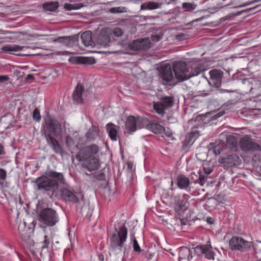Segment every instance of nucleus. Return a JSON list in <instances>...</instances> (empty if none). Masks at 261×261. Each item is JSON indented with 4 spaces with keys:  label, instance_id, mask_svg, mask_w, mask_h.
<instances>
[{
    "label": "nucleus",
    "instance_id": "nucleus-1",
    "mask_svg": "<svg viewBox=\"0 0 261 261\" xmlns=\"http://www.w3.org/2000/svg\"><path fill=\"white\" fill-rule=\"evenodd\" d=\"M61 199L65 202L77 203L76 211L83 216L90 218L92 215V211L89 205H86L84 196L81 193H75L67 188H63L60 191Z\"/></svg>",
    "mask_w": 261,
    "mask_h": 261
},
{
    "label": "nucleus",
    "instance_id": "nucleus-2",
    "mask_svg": "<svg viewBox=\"0 0 261 261\" xmlns=\"http://www.w3.org/2000/svg\"><path fill=\"white\" fill-rule=\"evenodd\" d=\"M173 70L178 82H184L193 76L198 75L202 69L198 67L191 68L187 66L186 62L176 61L173 64Z\"/></svg>",
    "mask_w": 261,
    "mask_h": 261
},
{
    "label": "nucleus",
    "instance_id": "nucleus-3",
    "mask_svg": "<svg viewBox=\"0 0 261 261\" xmlns=\"http://www.w3.org/2000/svg\"><path fill=\"white\" fill-rule=\"evenodd\" d=\"M124 223L119 229L115 227L116 233L110 238L109 251L115 254H119L122 250L124 243L127 238V229Z\"/></svg>",
    "mask_w": 261,
    "mask_h": 261
},
{
    "label": "nucleus",
    "instance_id": "nucleus-4",
    "mask_svg": "<svg viewBox=\"0 0 261 261\" xmlns=\"http://www.w3.org/2000/svg\"><path fill=\"white\" fill-rule=\"evenodd\" d=\"M36 183L38 190L49 197H52L58 190L59 183L56 180L48 178L46 176H41L36 179Z\"/></svg>",
    "mask_w": 261,
    "mask_h": 261
},
{
    "label": "nucleus",
    "instance_id": "nucleus-5",
    "mask_svg": "<svg viewBox=\"0 0 261 261\" xmlns=\"http://www.w3.org/2000/svg\"><path fill=\"white\" fill-rule=\"evenodd\" d=\"M229 246L232 251H239L241 252H246L252 248L257 252L261 250V242H260L259 248H257L253 245V242L246 241L240 236H233L229 241Z\"/></svg>",
    "mask_w": 261,
    "mask_h": 261
},
{
    "label": "nucleus",
    "instance_id": "nucleus-6",
    "mask_svg": "<svg viewBox=\"0 0 261 261\" xmlns=\"http://www.w3.org/2000/svg\"><path fill=\"white\" fill-rule=\"evenodd\" d=\"M38 220L43 225L52 227L59 221V216L56 210L51 208L42 209L38 213Z\"/></svg>",
    "mask_w": 261,
    "mask_h": 261
},
{
    "label": "nucleus",
    "instance_id": "nucleus-7",
    "mask_svg": "<svg viewBox=\"0 0 261 261\" xmlns=\"http://www.w3.org/2000/svg\"><path fill=\"white\" fill-rule=\"evenodd\" d=\"M174 98L173 96H162L158 101L152 102L153 111L163 117L166 111L171 108L174 102Z\"/></svg>",
    "mask_w": 261,
    "mask_h": 261
},
{
    "label": "nucleus",
    "instance_id": "nucleus-8",
    "mask_svg": "<svg viewBox=\"0 0 261 261\" xmlns=\"http://www.w3.org/2000/svg\"><path fill=\"white\" fill-rule=\"evenodd\" d=\"M190 196L187 194H181L175 196L174 201V210L176 216H183L185 212L188 210L190 202Z\"/></svg>",
    "mask_w": 261,
    "mask_h": 261
},
{
    "label": "nucleus",
    "instance_id": "nucleus-9",
    "mask_svg": "<svg viewBox=\"0 0 261 261\" xmlns=\"http://www.w3.org/2000/svg\"><path fill=\"white\" fill-rule=\"evenodd\" d=\"M42 126L44 127L45 136L49 134L51 136H57L58 132L60 129L59 122L49 113L44 118Z\"/></svg>",
    "mask_w": 261,
    "mask_h": 261
},
{
    "label": "nucleus",
    "instance_id": "nucleus-10",
    "mask_svg": "<svg viewBox=\"0 0 261 261\" xmlns=\"http://www.w3.org/2000/svg\"><path fill=\"white\" fill-rule=\"evenodd\" d=\"M218 162L224 168L238 166L242 163V160L238 153L230 152L224 156H221L218 159Z\"/></svg>",
    "mask_w": 261,
    "mask_h": 261
},
{
    "label": "nucleus",
    "instance_id": "nucleus-11",
    "mask_svg": "<svg viewBox=\"0 0 261 261\" xmlns=\"http://www.w3.org/2000/svg\"><path fill=\"white\" fill-rule=\"evenodd\" d=\"M99 151V147L96 144H92L85 146L81 149L75 155L76 159L81 162L87 158H94V155L97 154Z\"/></svg>",
    "mask_w": 261,
    "mask_h": 261
},
{
    "label": "nucleus",
    "instance_id": "nucleus-12",
    "mask_svg": "<svg viewBox=\"0 0 261 261\" xmlns=\"http://www.w3.org/2000/svg\"><path fill=\"white\" fill-rule=\"evenodd\" d=\"M143 121L144 119L141 117L129 116L126 120L125 126L128 132L133 133L144 127Z\"/></svg>",
    "mask_w": 261,
    "mask_h": 261
},
{
    "label": "nucleus",
    "instance_id": "nucleus-13",
    "mask_svg": "<svg viewBox=\"0 0 261 261\" xmlns=\"http://www.w3.org/2000/svg\"><path fill=\"white\" fill-rule=\"evenodd\" d=\"M239 145L241 149L246 152L261 150V146L257 143L253 142L248 137L241 138L240 140Z\"/></svg>",
    "mask_w": 261,
    "mask_h": 261
},
{
    "label": "nucleus",
    "instance_id": "nucleus-14",
    "mask_svg": "<svg viewBox=\"0 0 261 261\" xmlns=\"http://www.w3.org/2000/svg\"><path fill=\"white\" fill-rule=\"evenodd\" d=\"M150 47V41L147 38L135 40L129 44V48L135 51L146 50Z\"/></svg>",
    "mask_w": 261,
    "mask_h": 261
},
{
    "label": "nucleus",
    "instance_id": "nucleus-15",
    "mask_svg": "<svg viewBox=\"0 0 261 261\" xmlns=\"http://www.w3.org/2000/svg\"><path fill=\"white\" fill-rule=\"evenodd\" d=\"M84 92V86L81 83H78L72 95V100L74 103L80 105L84 103L83 94Z\"/></svg>",
    "mask_w": 261,
    "mask_h": 261
},
{
    "label": "nucleus",
    "instance_id": "nucleus-16",
    "mask_svg": "<svg viewBox=\"0 0 261 261\" xmlns=\"http://www.w3.org/2000/svg\"><path fill=\"white\" fill-rule=\"evenodd\" d=\"M45 138L47 144L51 148L53 151L58 154L62 155L63 154V149L59 143V141L51 134L45 135Z\"/></svg>",
    "mask_w": 261,
    "mask_h": 261
},
{
    "label": "nucleus",
    "instance_id": "nucleus-17",
    "mask_svg": "<svg viewBox=\"0 0 261 261\" xmlns=\"http://www.w3.org/2000/svg\"><path fill=\"white\" fill-rule=\"evenodd\" d=\"M225 113L224 111H220L219 112L212 111L210 112L206 113L203 114L198 115L199 120H202L204 123L209 122L211 121L216 120Z\"/></svg>",
    "mask_w": 261,
    "mask_h": 261
},
{
    "label": "nucleus",
    "instance_id": "nucleus-18",
    "mask_svg": "<svg viewBox=\"0 0 261 261\" xmlns=\"http://www.w3.org/2000/svg\"><path fill=\"white\" fill-rule=\"evenodd\" d=\"M84 160V162L82 164L83 168L87 169L90 172L96 170L99 167V159L96 157L87 158Z\"/></svg>",
    "mask_w": 261,
    "mask_h": 261
},
{
    "label": "nucleus",
    "instance_id": "nucleus-19",
    "mask_svg": "<svg viewBox=\"0 0 261 261\" xmlns=\"http://www.w3.org/2000/svg\"><path fill=\"white\" fill-rule=\"evenodd\" d=\"M173 69L170 64L166 63L162 65L160 76L165 82H171L173 78Z\"/></svg>",
    "mask_w": 261,
    "mask_h": 261
},
{
    "label": "nucleus",
    "instance_id": "nucleus-20",
    "mask_svg": "<svg viewBox=\"0 0 261 261\" xmlns=\"http://www.w3.org/2000/svg\"><path fill=\"white\" fill-rule=\"evenodd\" d=\"M192 182V181L190 182V179L185 175L179 174L177 176L176 184L177 187L180 190H185L186 191L190 192L191 189L190 185Z\"/></svg>",
    "mask_w": 261,
    "mask_h": 261
},
{
    "label": "nucleus",
    "instance_id": "nucleus-21",
    "mask_svg": "<svg viewBox=\"0 0 261 261\" xmlns=\"http://www.w3.org/2000/svg\"><path fill=\"white\" fill-rule=\"evenodd\" d=\"M198 137V134L197 132H190L187 133L185 137V139L183 141L182 148L184 149L191 146L194 142L197 140Z\"/></svg>",
    "mask_w": 261,
    "mask_h": 261
},
{
    "label": "nucleus",
    "instance_id": "nucleus-22",
    "mask_svg": "<svg viewBox=\"0 0 261 261\" xmlns=\"http://www.w3.org/2000/svg\"><path fill=\"white\" fill-rule=\"evenodd\" d=\"M69 61L74 64L92 65L96 63L93 57H72L69 59Z\"/></svg>",
    "mask_w": 261,
    "mask_h": 261
},
{
    "label": "nucleus",
    "instance_id": "nucleus-23",
    "mask_svg": "<svg viewBox=\"0 0 261 261\" xmlns=\"http://www.w3.org/2000/svg\"><path fill=\"white\" fill-rule=\"evenodd\" d=\"M196 249L199 251L201 254H204V256L208 259H214V252L212 250L211 245H198Z\"/></svg>",
    "mask_w": 261,
    "mask_h": 261
},
{
    "label": "nucleus",
    "instance_id": "nucleus-24",
    "mask_svg": "<svg viewBox=\"0 0 261 261\" xmlns=\"http://www.w3.org/2000/svg\"><path fill=\"white\" fill-rule=\"evenodd\" d=\"M178 258L180 261L185 259L190 261L192 258L190 249L187 247H181L178 252Z\"/></svg>",
    "mask_w": 261,
    "mask_h": 261
},
{
    "label": "nucleus",
    "instance_id": "nucleus-25",
    "mask_svg": "<svg viewBox=\"0 0 261 261\" xmlns=\"http://www.w3.org/2000/svg\"><path fill=\"white\" fill-rule=\"evenodd\" d=\"M147 128L156 134H163V131H165V127L156 122L148 124Z\"/></svg>",
    "mask_w": 261,
    "mask_h": 261
},
{
    "label": "nucleus",
    "instance_id": "nucleus-26",
    "mask_svg": "<svg viewBox=\"0 0 261 261\" xmlns=\"http://www.w3.org/2000/svg\"><path fill=\"white\" fill-rule=\"evenodd\" d=\"M99 129L98 127L92 125L86 133V137L89 141H94L99 136Z\"/></svg>",
    "mask_w": 261,
    "mask_h": 261
},
{
    "label": "nucleus",
    "instance_id": "nucleus-27",
    "mask_svg": "<svg viewBox=\"0 0 261 261\" xmlns=\"http://www.w3.org/2000/svg\"><path fill=\"white\" fill-rule=\"evenodd\" d=\"M106 129L110 139L114 141L117 140V130L116 126L112 123H109L106 125Z\"/></svg>",
    "mask_w": 261,
    "mask_h": 261
},
{
    "label": "nucleus",
    "instance_id": "nucleus-28",
    "mask_svg": "<svg viewBox=\"0 0 261 261\" xmlns=\"http://www.w3.org/2000/svg\"><path fill=\"white\" fill-rule=\"evenodd\" d=\"M45 173L48 178L56 180L58 183H64V177L62 173L50 170L47 171Z\"/></svg>",
    "mask_w": 261,
    "mask_h": 261
},
{
    "label": "nucleus",
    "instance_id": "nucleus-29",
    "mask_svg": "<svg viewBox=\"0 0 261 261\" xmlns=\"http://www.w3.org/2000/svg\"><path fill=\"white\" fill-rule=\"evenodd\" d=\"M226 146L232 151H236L237 150L238 141L237 138L232 136L229 135L226 138Z\"/></svg>",
    "mask_w": 261,
    "mask_h": 261
},
{
    "label": "nucleus",
    "instance_id": "nucleus-30",
    "mask_svg": "<svg viewBox=\"0 0 261 261\" xmlns=\"http://www.w3.org/2000/svg\"><path fill=\"white\" fill-rule=\"evenodd\" d=\"M210 78L215 82H221L223 75V72L221 69H214L209 71Z\"/></svg>",
    "mask_w": 261,
    "mask_h": 261
},
{
    "label": "nucleus",
    "instance_id": "nucleus-31",
    "mask_svg": "<svg viewBox=\"0 0 261 261\" xmlns=\"http://www.w3.org/2000/svg\"><path fill=\"white\" fill-rule=\"evenodd\" d=\"M130 243L132 244V247L133 249V251L135 252L136 254H139L142 251V249L141 248L138 241L137 240L134 232H130Z\"/></svg>",
    "mask_w": 261,
    "mask_h": 261
},
{
    "label": "nucleus",
    "instance_id": "nucleus-32",
    "mask_svg": "<svg viewBox=\"0 0 261 261\" xmlns=\"http://www.w3.org/2000/svg\"><path fill=\"white\" fill-rule=\"evenodd\" d=\"M24 46H21L17 45H7L3 46L1 50L4 53H11L13 51H18L22 50Z\"/></svg>",
    "mask_w": 261,
    "mask_h": 261
},
{
    "label": "nucleus",
    "instance_id": "nucleus-33",
    "mask_svg": "<svg viewBox=\"0 0 261 261\" xmlns=\"http://www.w3.org/2000/svg\"><path fill=\"white\" fill-rule=\"evenodd\" d=\"M211 147L213 148L214 153L216 155L220 154L224 147L223 144L221 143L220 140L211 143Z\"/></svg>",
    "mask_w": 261,
    "mask_h": 261
},
{
    "label": "nucleus",
    "instance_id": "nucleus-34",
    "mask_svg": "<svg viewBox=\"0 0 261 261\" xmlns=\"http://www.w3.org/2000/svg\"><path fill=\"white\" fill-rule=\"evenodd\" d=\"M42 7L45 10L55 11L59 7V3L57 2L45 3L43 4Z\"/></svg>",
    "mask_w": 261,
    "mask_h": 261
},
{
    "label": "nucleus",
    "instance_id": "nucleus-35",
    "mask_svg": "<svg viewBox=\"0 0 261 261\" xmlns=\"http://www.w3.org/2000/svg\"><path fill=\"white\" fill-rule=\"evenodd\" d=\"M81 39L86 46L90 44L91 41V32L90 31H86L81 35Z\"/></svg>",
    "mask_w": 261,
    "mask_h": 261
},
{
    "label": "nucleus",
    "instance_id": "nucleus-36",
    "mask_svg": "<svg viewBox=\"0 0 261 261\" xmlns=\"http://www.w3.org/2000/svg\"><path fill=\"white\" fill-rule=\"evenodd\" d=\"M52 240L53 238L50 236L45 235L44 236V240L41 242V250H43L45 249H47Z\"/></svg>",
    "mask_w": 261,
    "mask_h": 261
},
{
    "label": "nucleus",
    "instance_id": "nucleus-37",
    "mask_svg": "<svg viewBox=\"0 0 261 261\" xmlns=\"http://www.w3.org/2000/svg\"><path fill=\"white\" fill-rule=\"evenodd\" d=\"M159 7V4L155 2H149L141 6L142 8H144L149 10L155 9L158 8Z\"/></svg>",
    "mask_w": 261,
    "mask_h": 261
},
{
    "label": "nucleus",
    "instance_id": "nucleus-38",
    "mask_svg": "<svg viewBox=\"0 0 261 261\" xmlns=\"http://www.w3.org/2000/svg\"><path fill=\"white\" fill-rule=\"evenodd\" d=\"M32 117L34 120L36 122H39L41 119V116L40 114V111L37 109L35 108L33 112Z\"/></svg>",
    "mask_w": 261,
    "mask_h": 261
},
{
    "label": "nucleus",
    "instance_id": "nucleus-39",
    "mask_svg": "<svg viewBox=\"0 0 261 261\" xmlns=\"http://www.w3.org/2000/svg\"><path fill=\"white\" fill-rule=\"evenodd\" d=\"M206 177L205 175H200L199 177L193 181L194 183H198L200 186H203L206 181Z\"/></svg>",
    "mask_w": 261,
    "mask_h": 261
},
{
    "label": "nucleus",
    "instance_id": "nucleus-40",
    "mask_svg": "<svg viewBox=\"0 0 261 261\" xmlns=\"http://www.w3.org/2000/svg\"><path fill=\"white\" fill-rule=\"evenodd\" d=\"M7 177V171L3 168H0V185L4 184V180Z\"/></svg>",
    "mask_w": 261,
    "mask_h": 261
},
{
    "label": "nucleus",
    "instance_id": "nucleus-41",
    "mask_svg": "<svg viewBox=\"0 0 261 261\" xmlns=\"http://www.w3.org/2000/svg\"><path fill=\"white\" fill-rule=\"evenodd\" d=\"M74 143V140L72 139V138L69 135H67L66 137V141H65V144L67 147L70 148L72 147Z\"/></svg>",
    "mask_w": 261,
    "mask_h": 261
},
{
    "label": "nucleus",
    "instance_id": "nucleus-42",
    "mask_svg": "<svg viewBox=\"0 0 261 261\" xmlns=\"http://www.w3.org/2000/svg\"><path fill=\"white\" fill-rule=\"evenodd\" d=\"M208 86L210 87H211V89L208 90L207 91L211 92L213 91V88H215L216 89H217L221 86V83H207Z\"/></svg>",
    "mask_w": 261,
    "mask_h": 261
},
{
    "label": "nucleus",
    "instance_id": "nucleus-43",
    "mask_svg": "<svg viewBox=\"0 0 261 261\" xmlns=\"http://www.w3.org/2000/svg\"><path fill=\"white\" fill-rule=\"evenodd\" d=\"M182 8L186 10V11H190L194 9L193 7V5L191 3H184L182 4Z\"/></svg>",
    "mask_w": 261,
    "mask_h": 261
},
{
    "label": "nucleus",
    "instance_id": "nucleus-44",
    "mask_svg": "<svg viewBox=\"0 0 261 261\" xmlns=\"http://www.w3.org/2000/svg\"><path fill=\"white\" fill-rule=\"evenodd\" d=\"M94 178L97 180H106V174L103 173H100L94 175Z\"/></svg>",
    "mask_w": 261,
    "mask_h": 261
},
{
    "label": "nucleus",
    "instance_id": "nucleus-45",
    "mask_svg": "<svg viewBox=\"0 0 261 261\" xmlns=\"http://www.w3.org/2000/svg\"><path fill=\"white\" fill-rule=\"evenodd\" d=\"M113 34L115 36L120 37L122 35L123 32L120 28H116L113 30Z\"/></svg>",
    "mask_w": 261,
    "mask_h": 261
},
{
    "label": "nucleus",
    "instance_id": "nucleus-46",
    "mask_svg": "<svg viewBox=\"0 0 261 261\" xmlns=\"http://www.w3.org/2000/svg\"><path fill=\"white\" fill-rule=\"evenodd\" d=\"M233 78L234 80L236 79L237 80L241 81V82H245L247 80V79L244 77V76L240 73H238L237 75H235Z\"/></svg>",
    "mask_w": 261,
    "mask_h": 261
},
{
    "label": "nucleus",
    "instance_id": "nucleus-47",
    "mask_svg": "<svg viewBox=\"0 0 261 261\" xmlns=\"http://www.w3.org/2000/svg\"><path fill=\"white\" fill-rule=\"evenodd\" d=\"M163 134H165V136L168 138L171 137L173 135L171 130L168 128H167V129L165 128V131H163Z\"/></svg>",
    "mask_w": 261,
    "mask_h": 261
},
{
    "label": "nucleus",
    "instance_id": "nucleus-48",
    "mask_svg": "<svg viewBox=\"0 0 261 261\" xmlns=\"http://www.w3.org/2000/svg\"><path fill=\"white\" fill-rule=\"evenodd\" d=\"M25 226H26V223L25 222H23V223L22 224V225L19 224L18 227V230L19 232L22 236L23 234V232L24 231V230H23V226L24 227H25Z\"/></svg>",
    "mask_w": 261,
    "mask_h": 261
},
{
    "label": "nucleus",
    "instance_id": "nucleus-49",
    "mask_svg": "<svg viewBox=\"0 0 261 261\" xmlns=\"http://www.w3.org/2000/svg\"><path fill=\"white\" fill-rule=\"evenodd\" d=\"M65 38H67V40H65V41H64L63 42V44H64L65 45L67 46H69L70 45V41H71L72 40V38L70 36H66L65 37Z\"/></svg>",
    "mask_w": 261,
    "mask_h": 261
},
{
    "label": "nucleus",
    "instance_id": "nucleus-50",
    "mask_svg": "<svg viewBox=\"0 0 261 261\" xmlns=\"http://www.w3.org/2000/svg\"><path fill=\"white\" fill-rule=\"evenodd\" d=\"M64 7L67 10H73V9H78L80 8L79 7H73V6L72 5L68 4H65Z\"/></svg>",
    "mask_w": 261,
    "mask_h": 261
},
{
    "label": "nucleus",
    "instance_id": "nucleus-51",
    "mask_svg": "<svg viewBox=\"0 0 261 261\" xmlns=\"http://www.w3.org/2000/svg\"><path fill=\"white\" fill-rule=\"evenodd\" d=\"M65 40H67V38L65 37V36L64 37H59L58 38H57L56 39H55V42H59V43H63V42L64 41H65Z\"/></svg>",
    "mask_w": 261,
    "mask_h": 261
},
{
    "label": "nucleus",
    "instance_id": "nucleus-52",
    "mask_svg": "<svg viewBox=\"0 0 261 261\" xmlns=\"http://www.w3.org/2000/svg\"><path fill=\"white\" fill-rule=\"evenodd\" d=\"M179 217L180 224L182 225H186L188 221V219L187 218H181V217Z\"/></svg>",
    "mask_w": 261,
    "mask_h": 261
},
{
    "label": "nucleus",
    "instance_id": "nucleus-53",
    "mask_svg": "<svg viewBox=\"0 0 261 261\" xmlns=\"http://www.w3.org/2000/svg\"><path fill=\"white\" fill-rule=\"evenodd\" d=\"M221 92V93H224V92H236L237 90L236 89H220L219 90Z\"/></svg>",
    "mask_w": 261,
    "mask_h": 261
},
{
    "label": "nucleus",
    "instance_id": "nucleus-54",
    "mask_svg": "<svg viewBox=\"0 0 261 261\" xmlns=\"http://www.w3.org/2000/svg\"><path fill=\"white\" fill-rule=\"evenodd\" d=\"M161 39V37L157 35H152L151 40L153 41H159Z\"/></svg>",
    "mask_w": 261,
    "mask_h": 261
},
{
    "label": "nucleus",
    "instance_id": "nucleus-55",
    "mask_svg": "<svg viewBox=\"0 0 261 261\" xmlns=\"http://www.w3.org/2000/svg\"><path fill=\"white\" fill-rule=\"evenodd\" d=\"M260 2H261V0H254V1H253L250 3H244L243 5H242L240 7H245V6H248L250 4H254L255 3Z\"/></svg>",
    "mask_w": 261,
    "mask_h": 261
},
{
    "label": "nucleus",
    "instance_id": "nucleus-56",
    "mask_svg": "<svg viewBox=\"0 0 261 261\" xmlns=\"http://www.w3.org/2000/svg\"><path fill=\"white\" fill-rule=\"evenodd\" d=\"M6 152L5 151V148L3 144L0 143V155H5Z\"/></svg>",
    "mask_w": 261,
    "mask_h": 261
},
{
    "label": "nucleus",
    "instance_id": "nucleus-57",
    "mask_svg": "<svg viewBox=\"0 0 261 261\" xmlns=\"http://www.w3.org/2000/svg\"><path fill=\"white\" fill-rule=\"evenodd\" d=\"M206 222L209 224H212L214 223V220L212 217H208L206 218Z\"/></svg>",
    "mask_w": 261,
    "mask_h": 261
},
{
    "label": "nucleus",
    "instance_id": "nucleus-58",
    "mask_svg": "<svg viewBox=\"0 0 261 261\" xmlns=\"http://www.w3.org/2000/svg\"><path fill=\"white\" fill-rule=\"evenodd\" d=\"M9 80L7 75H0V82H5Z\"/></svg>",
    "mask_w": 261,
    "mask_h": 261
},
{
    "label": "nucleus",
    "instance_id": "nucleus-59",
    "mask_svg": "<svg viewBox=\"0 0 261 261\" xmlns=\"http://www.w3.org/2000/svg\"><path fill=\"white\" fill-rule=\"evenodd\" d=\"M12 34V32H11L10 31L3 30L2 29H0V34L6 35V34Z\"/></svg>",
    "mask_w": 261,
    "mask_h": 261
},
{
    "label": "nucleus",
    "instance_id": "nucleus-60",
    "mask_svg": "<svg viewBox=\"0 0 261 261\" xmlns=\"http://www.w3.org/2000/svg\"><path fill=\"white\" fill-rule=\"evenodd\" d=\"M203 169H204V172L206 174H210L213 171V170L212 169H211L210 168H206L205 167H203Z\"/></svg>",
    "mask_w": 261,
    "mask_h": 261
},
{
    "label": "nucleus",
    "instance_id": "nucleus-61",
    "mask_svg": "<svg viewBox=\"0 0 261 261\" xmlns=\"http://www.w3.org/2000/svg\"><path fill=\"white\" fill-rule=\"evenodd\" d=\"M34 78V75L31 74H28L27 76L25 77V80H33Z\"/></svg>",
    "mask_w": 261,
    "mask_h": 261
},
{
    "label": "nucleus",
    "instance_id": "nucleus-62",
    "mask_svg": "<svg viewBox=\"0 0 261 261\" xmlns=\"http://www.w3.org/2000/svg\"><path fill=\"white\" fill-rule=\"evenodd\" d=\"M162 83L164 85H169V86H174L177 83H173V84H168V83H164V82H163Z\"/></svg>",
    "mask_w": 261,
    "mask_h": 261
},
{
    "label": "nucleus",
    "instance_id": "nucleus-63",
    "mask_svg": "<svg viewBox=\"0 0 261 261\" xmlns=\"http://www.w3.org/2000/svg\"><path fill=\"white\" fill-rule=\"evenodd\" d=\"M257 244H253V245L255 246L257 248H259L260 242H261V241H257Z\"/></svg>",
    "mask_w": 261,
    "mask_h": 261
},
{
    "label": "nucleus",
    "instance_id": "nucleus-64",
    "mask_svg": "<svg viewBox=\"0 0 261 261\" xmlns=\"http://www.w3.org/2000/svg\"><path fill=\"white\" fill-rule=\"evenodd\" d=\"M128 252H129L128 249H127L126 248H124V252H123L124 255H128Z\"/></svg>",
    "mask_w": 261,
    "mask_h": 261
}]
</instances>
